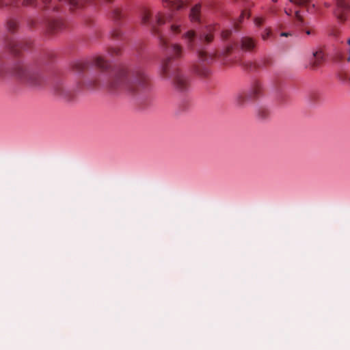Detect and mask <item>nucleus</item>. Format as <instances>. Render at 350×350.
<instances>
[{
  "mask_svg": "<svg viewBox=\"0 0 350 350\" xmlns=\"http://www.w3.org/2000/svg\"><path fill=\"white\" fill-rule=\"evenodd\" d=\"M8 48L12 53L16 55L20 50L25 49V47L21 42L10 40L8 43Z\"/></svg>",
  "mask_w": 350,
  "mask_h": 350,
  "instance_id": "obj_12",
  "label": "nucleus"
},
{
  "mask_svg": "<svg viewBox=\"0 0 350 350\" xmlns=\"http://www.w3.org/2000/svg\"><path fill=\"white\" fill-rule=\"evenodd\" d=\"M165 23V17L161 13L156 16V22L152 25V31L159 40L160 45L166 57L161 64L160 74L163 78L173 79L174 88L180 92L189 90L191 88L189 77L178 68L176 60L183 55V47L178 44H172L166 36L161 32L159 27Z\"/></svg>",
  "mask_w": 350,
  "mask_h": 350,
  "instance_id": "obj_2",
  "label": "nucleus"
},
{
  "mask_svg": "<svg viewBox=\"0 0 350 350\" xmlns=\"http://www.w3.org/2000/svg\"><path fill=\"white\" fill-rule=\"evenodd\" d=\"M271 31L270 29H265L263 33L262 34V38L264 40H267L269 37L271 36Z\"/></svg>",
  "mask_w": 350,
  "mask_h": 350,
  "instance_id": "obj_25",
  "label": "nucleus"
},
{
  "mask_svg": "<svg viewBox=\"0 0 350 350\" xmlns=\"http://www.w3.org/2000/svg\"><path fill=\"white\" fill-rule=\"evenodd\" d=\"M36 0H23V4L25 6L33 5L36 4Z\"/></svg>",
  "mask_w": 350,
  "mask_h": 350,
  "instance_id": "obj_27",
  "label": "nucleus"
},
{
  "mask_svg": "<svg viewBox=\"0 0 350 350\" xmlns=\"http://www.w3.org/2000/svg\"><path fill=\"white\" fill-rule=\"evenodd\" d=\"M350 10V0H336L334 14L340 21L347 19V13Z\"/></svg>",
  "mask_w": 350,
  "mask_h": 350,
  "instance_id": "obj_6",
  "label": "nucleus"
},
{
  "mask_svg": "<svg viewBox=\"0 0 350 350\" xmlns=\"http://www.w3.org/2000/svg\"><path fill=\"white\" fill-rule=\"evenodd\" d=\"M196 72L202 76H206L208 74V70L206 68L203 69V70H200L199 69H196Z\"/></svg>",
  "mask_w": 350,
  "mask_h": 350,
  "instance_id": "obj_30",
  "label": "nucleus"
},
{
  "mask_svg": "<svg viewBox=\"0 0 350 350\" xmlns=\"http://www.w3.org/2000/svg\"><path fill=\"white\" fill-rule=\"evenodd\" d=\"M114 16L116 18H118L120 17V11L118 10H116L114 11Z\"/></svg>",
  "mask_w": 350,
  "mask_h": 350,
  "instance_id": "obj_33",
  "label": "nucleus"
},
{
  "mask_svg": "<svg viewBox=\"0 0 350 350\" xmlns=\"http://www.w3.org/2000/svg\"><path fill=\"white\" fill-rule=\"evenodd\" d=\"M183 29V26L181 22H176L170 25V31L175 35L179 34Z\"/></svg>",
  "mask_w": 350,
  "mask_h": 350,
  "instance_id": "obj_19",
  "label": "nucleus"
},
{
  "mask_svg": "<svg viewBox=\"0 0 350 350\" xmlns=\"http://www.w3.org/2000/svg\"><path fill=\"white\" fill-rule=\"evenodd\" d=\"M198 57L201 62L209 64L215 59V54L207 53L202 49H199L198 51Z\"/></svg>",
  "mask_w": 350,
  "mask_h": 350,
  "instance_id": "obj_10",
  "label": "nucleus"
},
{
  "mask_svg": "<svg viewBox=\"0 0 350 350\" xmlns=\"http://www.w3.org/2000/svg\"><path fill=\"white\" fill-rule=\"evenodd\" d=\"M74 68L77 72H82L88 68V64L84 61L77 62L75 64Z\"/></svg>",
  "mask_w": 350,
  "mask_h": 350,
  "instance_id": "obj_20",
  "label": "nucleus"
},
{
  "mask_svg": "<svg viewBox=\"0 0 350 350\" xmlns=\"http://www.w3.org/2000/svg\"><path fill=\"white\" fill-rule=\"evenodd\" d=\"M150 18V14L148 12H146L142 16V21L144 24H147Z\"/></svg>",
  "mask_w": 350,
  "mask_h": 350,
  "instance_id": "obj_24",
  "label": "nucleus"
},
{
  "mask_svg": "<svg viewBox=\"0 0 350 350\" xmlns=\"http://www.w3.org/2000/svg\"><path fill=\"white\" fill-rule=\"evenodd\" d=\"M295 18L297 21L299 23V24H301L303 23V18L299 14V12L297 11L295 12Z\"/></svg>",
  "mask_w": 350,
  "mask_h": 350,
  "instance_id": "obj_31",
  "label": "nucleus"
},
{
  "mask_svg": "<svg viewBox=\"0 0 350 350\" xmlns=\"http://www.w3.org/2000/svg\"><path fill=\"white\" fill-rule=\"evenodd\" d=\"M325 54L322 50L313 52L312 57L310 60L309 67L312 70H316L323 63Z\"/></svg>",
  "mask_w": 350,
  "mask_h": 350,
  "instance_id": "obj_7",
  "label": "nucleus"
},
{
  "mask_svg": "<svg viewBox=\"0 0 350 350\" xmlns=\"http://www.w3.org/2000/svg\"><path fill=\"white\" fill-rule=\"evenodd\" d=\"M183 39L185 40L187 48L193 50L197 46H200L202 44H208L213 40V36L211 33H202L197 36L195 31L188 30L183 34Z\"/></svg>",
  "mask_w": 350,
  "mask_h": 350,
  "instance_id": "obj_5",
  "label": "nucleus"
},
{
  "mask_svg": "<svg viewBox=\"0 0 350 350\" xmlns=\"http://www.w3.org/2000/svg\"><path fill=\"white\" fill-rule=\"evenodd\" d=\"M347 44L350 46V38L347 40ZM350 49L348 51V53L349 54Z\"/></svg>",
  "mask_w": 350,
  "mask_h": 350,
  "instance_id": "obj_37",
  "label": "nucleus"
},
{
  "mask_svg": "<svg viewBox=\"0 0 350 350\" xmlns=\"http://www.w3.org/2000/svg\"><path fill=\"white\" fill-rule=\"evenodd\" d=\"M18 26V23L14 20H10L8 22V29L10 31L13 32Z\"/></svg>",
  "mask_w": 350,
  "mask_h": 350,
  "instance_id": "obj_21",
  "label": "nucleus"
},
{
  "mask_svg": "<svg viewBox=\"0 0 350 350\" xmlns=\"http://www.w3.org/2000/svg\"><path fill=\"white\" fill-rule=\"evenodd\" d=\"M12 72L21 81L31 85H38L42 81V77L38 70L27 68L21 63L14 66Z\"/></svg>",
  "mask_w": 350,
  "mask_h": 350,
  "instance_id": "obj_4",
  "label": "nucleus"
},
{
  "mask_svg": "<svg viewBox=\"0 0 350 350\" xmlns=\"http://www.w3.org/2000/svg\"><path fill=\"white\" fill-rule=\"evenodd\" d=\"M232 51V47L231 46H228L226 48V55H228Z\"/></svg>",
  "mask_w": 350,
  "mask_h": 350,
  "instance_id": "obj_34",
  "label": "nucleus"
},
{
  "mask_svg": "<svg viewBox=\"0 0 350 350\" xmlns=\"http://www.w3.org/2000/svg\"><path fill=\"white\" fill-rule=\"evenodd\" d=\"M17 3H18V0H12V1L9 3L8 2L5 1V0H0V8L7 6L9 4L15 5L17 4Z\"/></svg>",
  "mask_w": 350,
  "mask_h": 350,
  "instance_id": "obj_22",
  "label": "nucleus"
},
{
  "mask_svg": "<svg viewBox=\"0 0 350 350\" xmlns=\"http://www.w3.org/2000/svg\"><path fill=\"white\" fill-rule=\"evenodd\" d=\"M120 30L116 29L111 32V36L114 38H118L121 35Z\"/></svg>",
  "mask_w": 350,
  "mask_h": 350,
  "instance_id": "obj_28",
  "label": "nucleus"
},
{
  "mask_svg": "<svg viewBox=\"0 0 350 350\" xmlns=\"http://www.w3.org/2000/svg\"><path fill=\"white\" fill-rule=\"evenodd\" d=\"M273 2H277L278 0H272ZM291 1L298 4L301 6L306 7L307 11L311 13L314 12L315 5L310 3V0H291Z\"/></svg>",
  "mask_w": 350,
  "mask_h": 350,
  "instance_id": "obj_11",
  "label": "nucleus"
},
{
  "mask_svg": "<svg viewBox=\"0 0 350 350\" xmlns=\"http://www.w3.org/2000/svg\"><path fill=\"white\" fill-rule=\"evenodd\" d=\"M108 2H111L113 0H107Z\"/></svg>",
  "mask_w": 350,
  "mask_h": 350,
  "instance_id": "obj_40",
  "label": "nucleus"
},
{
  "mask_svg": "<svg viewBox=\"0 0 350 350\" xmlns=\"http://www.w3.org/2000/svg\"><path fill=\"white\" fill-rule=\"evenodd\" d=\"M241 48L247 51H250L256 46V40L249 36H244L240 41Z\"/></svg>",
  "mask_w": 350,
  "mask_h": 350,
  "instance_id": "obj_8",
  "label": "nucleus"
},
{
  "mask_svg": "<svg viewBox=\"0 0 350 350\" xmlns=\"http://www.w3.org/2000/svg\"><path fill=\"white\" fill-rule=\"evenodd\" d=\"M308 99L312 105L319 103L322 100L321 94L317 91H312L308 94Z\"/></svg>",
  "mask_w": 350,
  "mask_h": 350,
  "instance_id": "obj_13",
  "label": "nucleus"
},
{
  "mask_svg": "<svg viewBox=\"0 0 350 350\" xmlns=\"http://www.w3.org/2000/svg\"><path fill=\"white\" fill-rule=\"evenodd\" d=\"M200 4H196L191 8L190 18L192 21H198L200 20Z\"/></svg>",
  "mask_w": 350,
  "mask_h": 350,
  "instance_id": "obj_14",
  "label": "nucleus"
},
{
  "mask_svg": "<svg viewBox=\"0 0 350 350\" xmlns=\"http://www.w3.org/2000/svg\"><path fill=\"white\" fill-rule=\"evenodd\" d=\"M109 53L111 56L119 55L120 54V49L118 48H111L109 50Z\"/></svg>",
  "mask_w": 350,
  "mask_h": 350,
  "instance_id": "obj_23",
  "label": "nucleus"
},
{
  "mask_svg": "<svg viewBox=\"0 0 350 350\" xmlns=\"http://www.w3.org/2000/svg\"><path fill=\"white\" fill-rule=\"evenodd\" d=\"M232 33L231 30L226 29L221 32V36L223 39H228Z\"/></svg>",
  "mask_w": 350,
  "mask_h": 350,
  "instance_id": "obj_26",
  "label": "nucleus"
},
{
  "mask_svg": "<svg viewBox=\"0 0 350 350\" xmlns=\"http://www.w3.org/2000/svg\"><path fill=\"white\" fill-rule=\"evenodd\" d=\"M165 6H167L172 9H180L183 6V2L178 0H165Z\"/></svg>",
  "mask_w": 350,
  "mask_h": 350,
  "instance_id": "obj_16",
  "label": "nucleus"
},
{
  "mask_svg": "<svg viewBox=\"0 0 350 350\" xmlns=\"http://www.w3.org/2000/svg\"><path fill=\"white\" fill-rule=\"evenodd\" d=\"M42 3L44 6V8L47 7L48 3L51 2V0H41Z\"/></svg>",
  "mask_w": 350,
  "mask_h": 350,
  "instance_id": "obj_32",
  "label": "nucleus"
},
{
  "mask_svg": "<svg viewBox=\"0 0 350 350\" xmlns=\"http://www.w3.org/2000/svg\"><path fill=\"white\" fill-rule=\"evenodd\" d=\"M264 89L258 80L252 82L247 90L237 92L234 97V102L239 108H243L250 103L254 102L263 96Z\"/></svg>",
  "mask_w": 350,
  "mask_h": 350,
  "instance_id": "obj_3",
  "label": "nucleus"
},
{
  "mask_svg": "<svg viewBox=\"0 0 350 350\" xmlns=\"http://www.w3.org/2000/svg\"><path fill=\"white\" fill-rule=\"evenodd\" d=\"M46 28L49 33H53L62 29L63 23L59 20H50L46 23Z\"/></svg>",
  "mask_w": 350,
  "mask_h": 350,
  "instance_id": "obj_9",
  "label": "nucleus"
},
{
  "mask_svg": "<svg viewBox=\"0 0 350 350\" xmlns=\"http://www.w3.org/2000/svg\"><path fill=\"white\" fill-rule=\"evenodd\" d=\"M93 64L101 72L85 83V86L88 88H103L111 92L124 90L135 95L142 93L149 86L148 77L142 69H135L129 72L124 68L108 70L109 64L101 56L96 57Z\"/></svg>",
  "mask_w": 350,
  "mask_h": 350,
  "instance_id": "obj_1",
  "label": "nucleus"
},
{
  "mask_svg": "<svg viewBox=\"0 0 350 350\" xmlns=\"http://www.w3.org/2000/svg\"><path fill=\"white\" fill-rule=\"evenodd\" d=\"M243 66L248 71H256L260 68V64L258 62H245L243 63Z\"/></svg>",
  "mask_w": 350,
  "mask_h": 350,
  "instance_id": "obj_15",
  "label": "nucleus"
},
{
  "mask_svg": "<svg viewBox=\"0 0 350 350\" xmlns=\"http://www.w3.org/2000/svg\"><path fill=\"white\" fill-rule=\"evenodd\" d=\"M288 34H289V33H284H284H281V36H288Z\"/></svg>",
  "mask_w": 350,
  "mask_h": 350,
  "instance_id": "obj_36",
  "label": "nucleus"
},
{
  "mask_svg": "<svg viewBox=\"0 0 350 350\" xmlns=\"http://www.w3.org/2000/svg\"><path fill=\"white\" fill-rule=\"evenodd\" d=\"M256 116H257L258 119L265 120L269 116V111L266 107H260L257 110Z\"/></svg>",
  "mask_w": 350,
  "mask_h": 350,
  "instance_id": "obj_18",
  "label": "nucleus"
},
{
  "mask_svg": "<svg viewBox=\"0 0 350 350\" xmlns=\"http://www.w3.org/2000/svg\"><path fill=\"white\" fill-rule=\"evenodd\" d=\"M324 5L327 8H329L330 6V4L329 3H324Z\"/></svg>",
  "mask_w": 350,
  "mask_h": 350,
  "instance_id": "obj_39",
  "label": "nucleus"
},
{
  "mask_svg": "<svg viewBox=\"0 0 350 350\" xmlns=\"http://www.w3.org/2000/svg\"><path fill=\"white\" fill-rule=\"evenodd\" d=\"M306 33L307 35H311L312 34V31L310 30V29H308V30L306 31Z\"/></svg>",
  "mask_w": 350,
  "mask_h": 350,
  "instance_id": "obj_35",
  "label": "nucleus"
},
{
  "mask_svg": "<svg viewBox=\"0 0 350 350\" xmlns=\"http://www.w3.org/2000/svg\"><path fill=\"white\" fill-rule=\"evenodd\" d=\"M254 22H255L256 25L260 26L264 23V18H261V17H257L255 18Z\"/></svg>",
  "mask_w": 350,
  "mask_h": 350,
  "instance_id": "obj_29",
  "label": "nucleus"
},
{
  "mask_svg": "<svg viewBox=\"0 0 350 350\" xmlns=\"http://www.w3.org/2000/svg\"><path fill=\"white\" fill-rule=\"evenodd\" d=\"M53 10H55V11H57L58 10V8L56 5H55V6L53 7Z\"/></svg>",
  "mask_w": 350,
  "mask_h": 350,
  "instance_id": "obj_38",
  "label": "nucleus"
},
{
  "mask_svg": "<svg viewBox=\"0 0 350 350\" xmlns=\"http://www.w3.org/2000/svg\"><path fill=\"white\" fill-rule=\"evenodd\" d=\"M55 93L59 96L63 97H67L68 96V91L65 88L63 84H57L54 88Z\"/></svg>",
  "mask_w": 350,
  "mask_h": 350,
  "instance_id": "obj_17",
  "label": "nucleus"
}]
</instances>
